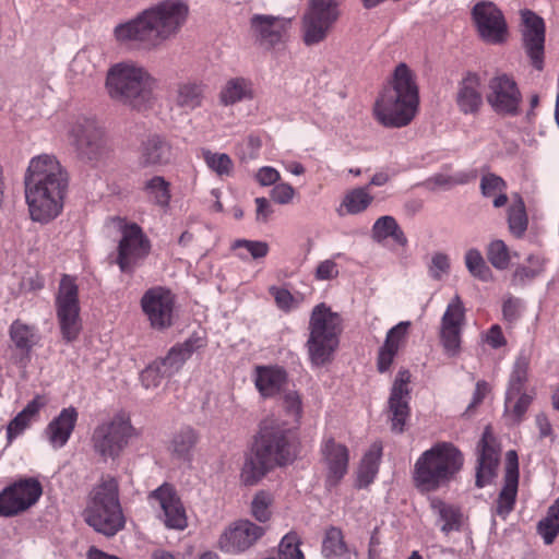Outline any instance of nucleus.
I'll use <instances>...</instances> for the list:
<instances>
[{"label":"nucleus","mask_w":559,"mask_h":559,"mask_svg":"<svg viewBox=\"0 0 559 559\" xmlns=\"http://www.w3.org/2000/svg\"><path fill=\"white\" fill-rule=\"evenodd\" d=\"M24 183L26 203L34 222L46 224L60 215L69 180L55 156L43 154L33 157Z\"/></svg>","instance_id":"f257e3e1"},{"label":"nucleus","mask_w":559,"mask_h":559,"mask_svg":"<svg viewBox=\"0 0 559 559\" xmlns=\"http://www.w3.org/2000/svg\"><path fill=\"white\" fill-rule=\"evenodd\" d=\"M188 13L189 8L182 1L165 0L116 26L115 37L120 43H134L141 48L154 49L179 33Z\"/></svg>","instance_id":"f03ea898"},{"label":"nucleus","mask_w":559,"mask_h":559,"mask_svg":"<svg viewBox=\"0 0 559 559\" xmlns=\"http://www.w3.org/2000/svg\"><path fill=\"white\" fill-rule=\"evenodd\" d=\"M297 433L285 423L267 418L261 423L254 443V454L241 469L245 485H255L274 466L292 463L297 455Z\"/></svg>","instance_id":"7ed1b4c3"},{"label":"nucleus","mask_w":559,"mask_h":559,"mask_svg":"<svg viewBox=\"0 0 559 559\" xmlns=\"http://www.w3.org/2000/svg\"><path fill=\"white\" fill-rule=\"evenodd\" d=\"M419 105L418 86L412 70L400 63L392 85L385 87L374 104V116L384 127L402 128L412 122Z\"/></svg>","instance_id":"20e7f679"},{"label":"nucleus","mask_w":559,"mask_h":559,"mask_svg":"<svg viewBox=\"0 0 559 559\" xmlns=\"http://www.w3.org/2000/svg\"><path fill=\"white\" fill-rule=\"evenodd\" d=\"M464 454L452 442L439 441L416 460L412 473L414 486L420 492H433L447 486L461 472Z\"/></svg>","instance_id":"39448f33"},{"label":"nucleus","mask_w":559,"mask_h":559,"mask_svg":"<svg viewBox=\"0 0 559 559\" xmlns=\"http://www.w3.org/2000/svg\"><path fill=\"white\" fill-rule=\"evenodd\" d=\"M83 515L91 527L106 536H114L123 530L126 519L119 501V484L115 477L102 476L90 492Z\"/></svg>","instance_id":"423d86ee"},{"label":"nucleus","mask_w":559,"mask_h":559,"mask_svg":"<svg viewBox=\"0 0 559 559\" xmlns=\"http://www.w3.org/2000/svg\"><path fill=\"white\" fill-rule=\"evenodd\" d=\"M309 337L306 346L310 362L322 367L331 362L340 345L343 332L342 317L332 311L331 307L321 302L311 311L309 319Z\"/></svg>","instance_id":"0eeeda50"},{"label":"nucleus","mask_w":559,"mask_h":559,"mask_svg":"<svg viewBox=\"0 0 559 559\" xmlns=\"http://www.w3.org/2000/svg\"><path fill=\"white\" fill-rule=\"evenodd\" d=\"M154 84L152 75L134 62L112 66L106 79L110 97L132 107H138L150 96Z\"/></svg>","instance_id":"6e6552de"},{"label":"nucleus","mask_w":559,"mask_h":559,"mask_svg":"<svg viewBox=\"0 0 559 559\" xmlns=\"http://www.w3.org/2000/svg\"><path fill=\"white\" fill-rule=\"evenodd\" d=\"M56 314L62 338L67 343L78 340L82 331L79 287L74 277L64 274L56 294Z\"/></svg>","instance_id":"1a4fd4ad"},{"label":"nucleus","mask_w":559,"mask_h":559,"mask_svg":"<svg viewBox=\"0 0 559 559\" xmlns=\"http://www.w3.org/2000/svg\"><path fill=\"white\" fill-rule=\"evenodd\" d=\"M134 436H136V430L131 425L130 417L126 413H118L109 421L95 428L92 443L95 452L102 457L115 459Z\"/></svg>","instance_id":"9d476101"},{"label":"nucleus","mask_w":559,"mask_h":559,"mask_svg":"<svg viewBox=\"0 0 559 559\" xmlns=\"http://www.w3.org/2000/svg\"><path fill=\"white\" fill-rule=\"evenodd\" d=\"M41 495L43 486L34 477L14 481L0 492V518H12L26 511Z\"/></svg>","instance_id":"9b49d317"},{"label":"nucleus","mask_w":559,"mask_h":559,"mask_svg":"<svg viewBox=\"0 0 559 559\" xmlns=\"http://www.w3.org/2000/svg\"><path fill=\"white\" fill-rule=\"evenodd\" d=\"M151 251V241L136 223L124 224L118 245L117 264L121 272L132 273Z\"/></svg>","instance_id":"f8f14e48"},{"label":"nucleus","mask_w":559,"mask_h":559,"mask_svg":"<svg viewBox=\"0 0 559 559\" xmlns=\"http://www.w3.org/2000/svg\"><path fill=\"white\" fill-rule=\"evenodd\" d=\"M486 99L498 115L513 117L520 114L522 93L510 74L498 73L490 79Z\"/></svg>","instance_id":"ddd939ff"},{"label":"nucleus","mask_w":559,"mask_h":559,"mask_svg":"<svg viewBox=\"0 0 559 559\" xmlns=\"http://www.w3.org/2000/svg\"><path fill=\"white\" fill-rule=\"evenodd\" d=\"M175 304V295L163 286L148 288L140 301L150 325L158 331L169 329L174 324Z\"/></svg>","instance_id":"4468645a"},{"label":"nucleus","mask_w":559,"mask_h":559,"mask_svg":"<svg viewBox=\"0 0 559 559\" xmlns=\"http://www.w3.org/2000/svg\"><path fill=\"white\" fill-rule=\"evenodd\" d=\"M69 143L82 158H96L104 147V132L95 119L81 117L73 121L68 132Z\"/></svg>","instance_id":"2eb2a0df"},{"label":"nucleus","mask_w":559,"mask_h":559,"mask_svg":"<svg viewBox=\"0 0 559 559\" xmlns=\"http://www.w3.org/2000/svg\"><path fill=\"white\" fill-rule=\"evenodd\" d=\"M466 320V310L461 297L456 294L448 304L440 323V343L444 353L456 356L461 350L462 330Z\"/></svg>","instance_id":"dca6fc26"},{"label":"nucleus","mask_w":559,"mask_h":559,"mask_svg":"<svg viewBox=\"0 0 559 559\" xmlns=\"http://www.w3.org/2000/svg\"><path fill=\"white\" fill-rule=\"evenodd\" d=\"M522 45L534 69L542 71L545 59L546 27L544 20L531 10L521 12Z\"/></svg>","instance_id":"f3484780"},{"label":"nucleus","mask_w":559,"mask_h":559,"mask_svg":"<svg viewBox=\"0 0 559 559\" xmlns=\"http://www.w3.org/2000/svg\"><path fill=\"white\" fill-rule=\"evenodd\" d=\"M264 534L262 526L249 520L236 521L221 534L217 547L225 554L238 555L251 548Z\"/></svg>","instance_id":"a211bd4d"},{"label":"nucleus","mask_w":559,"mask_h":559,"mask_svg":"<svg viewBox=\"0 0 559 559\" xmlns=\"http://www.w3.org/2000/svg\"><path fill=\"white\" fill-rule=\"evenodd\" d=\"M147 499L150 502L156 503L162 510L166 527L183 531L188 526L186 509L174 485L169 483L162 484L148 493Z\"/></svg>","instance_id":"6ab92c4d"},{"label":"nucleus","mask_w":559,"mask_h":559,"mask_svg":"<svg viewBox=\"0 0 559 559\" xmlns=\"http://www.w3.org/2000/svg\"><path fill=\"white\" fill-rule=\"evenodd\" d=\"M411 372L400 369L393 382L389 397V419L393 432L402 433L411 416L409 399Z\"/></svg>","instance_id":"aec40b11"},{"label":"nucleus","mask_w":559,"mask_h":559,"mask_svg":"<svg viewBox=\"0 0 559 559\" xmlns=\"http://www.w3.org/2000/svg\"><path fill=\"white\" fill-rule=\"evenodd\" d=\"M321 461L326 471L325 486L336 487L348 472L349 450L334 438H324L320 447Z\"/></svg>","instance_id":"412c9836"},{"label":"nucleus","mask_w":559,"mask_h":559,"mask_svg":"<svg viewBox=\"0 0 559 559\" xmlns=\"http://www.w3.org/2000/svg\"><path fill=\"white\" fill-rule=\"evenodd\" d=\"M472 14L478 33L485 41L500 44L506 40L507 23L502 12L492 2L477 3Z\"/></svg>","instance_id":"4be33fe9"},{"label":"nucleus","mask_w":559,"mask_h":559,"mask_svg":"<svg viewBox=\"0 0 559 559\" xmlns=\"http://www.w3.org/2000/svg\"><path fill=\"white\" fill-rule=\"evenodd\" d=\"M477 449L478 459L475 484L478 488H484L495 478L500 459V445L489 426L485 428Z\"/></svg>","instance_id":"5701e85b"},{"label":"nucleus","mask_w":559,"mask_h":559,"mask_svg":"<svg viewBox=\"0 0 559 559\" xmlns=\"http://www.w3.org/2000/svg\"><path fill=\"white\" fill-rule=\"evenodd\" d=\"M519 487V456L516 451L506 453L504 484L496 500L493 514L506 520L514 510Z\"/></svg>","instance_id":"b1692460"},{"label":"nucleus","mask_w":559,"mask_h":559,"mask_svg":"<svg viewBox=\"0 0 559 559\" xmlns=\"http://www.w3.org/2000/svg\"><path fill=\"white\" fill-rule=\"evenodd\" d=\"M288 381L287 370L280 365H259L254 367V386L263 399H273L284 393Z\"/></svg>","instance_id":"393cba45"},{"label":"nucleus","mask_w":559,"mask_h":559,"mask_svg":"<svg viewBox=\"0 0 559 559\" xmlns=\"http://www.w3.org/2000/svg\"><path fill=\"white\" fill-rule=\"evenodd\" d=\"M455 102L464 115H477L484 104L483 80L475 72H467L459 82Z\"/></svg>","instance_id":"a878e982"},{"label":"nucleus","mask_w":559,"mask_h":559,"mask_svg":"<svg viewBox=\"0 0 559 559\" xmlns=\"http://www.w3.org/2000/svg\"><path fill=\"white\" fill-rule=\"evenodd\" d=\"M206 346L204 337L192 334L185 342L173 346L164 358L156 359L162 367L164 374L168 378L178 373L185 362L200 348Z\"/></svg>","instance_id":"bb28decb"},{"label":"nucleus","mask_w":559,"mask_h":559,"mask_svg":"<svg viewBox=\"0 0 559 559\" xmlns=\"http://www.w3.org/2000/svg\"><path fill=\"white\" fill-rule=\"evenodd\" d=\"M79 418L75 407L62 408L58 416L53 417L44 430V435L53 449L63 448L70 440Z\"/></svg>","instance_id":"cd10ccee"},{"label":"nucleus","mask_w":559,"mask_h":559,"mask_svg":"<svg viewBox=\"0 0 559 559\" xmlns=\"http://www.w3.org/2000/svg\"><path fill=\"white\" fill-rule=\"evenodd\" d=\"M173 158V147L163 136L154 134L143 140L138 150V163L142 168L168 165Z\"/></svg>","instance_id":"c85d7f7f"},{"label":"nucleus","mask_w":559,"mask_h":559,"mask_svg":"<svg viewBox=\"0 0 559 559\" xmlns=\"http://www.w3.org/2000/svg\"><path fill=\"white\" fill-rule=\"evenodd\" d=\"M251 26L262 44L274 46L284 40L289 21L273 15L255 14L251 17Z\"/></svg>","instance_id":"c756f323"},{"label":"nucleus","mask_w":559,"mask_h":559,"mask_svg":"<svg viewBox=\"0 0 559 559\" xmlns=\"http://www.w3.org/2000/svg\"><path fill=\"white\" fill-rule=\"evenodd\" d=\"M9 336L14 349L22 359L29 360L31 352L40 342V334L36 325L15 319L9 326Z\"/></svg>","instance_id":"7c9ffc66"},{"label":"nucleus","mask_w":559,"mask_h":559,"mask_svg":"<svg viewBox=\"0 0 559 559\" xmlns=\"http://www.w3.org/2000/svg\"><path fill=\"white\" fill-rule=\"evenodd\" d=\"M48 404V399L43 394H36L32 401L9 423L7 438L11 442L22 435L33 421L37 420L40 411Z\"/></svg>","instance_id":"2f4dec72"},{"label":"nucleus","mask_w":559,"mask_h":559,"mask_svg":"<svg viewBox=\"0 0 559 559\" xmlns=\"http://www.w3.org/2000/svg\"><path fill=\"white\" fill-rule=\"evenodd\" d=\"M199 440V432L190 426H185L173 435L168 450L177 460L191 463Z\"/></svg>","instance_id":"473e14b6"},{"label":"nucleus","mask_w":559,"mask_h":559,"mask_svg":"<svg viewBox=\"0 0 559 559\" xmlns=\"http://www.w3.org/2000/svg\"><path fill=\"white\" fill-rule=\"evenodd\" d=\"M218 98L224 106H233L240 102L251 100L254 98L253 83L247 78H231L221 88Z\"/></svg>","instance_id":"72a5a7b5"},{"label":"nucleus","mask_w":559,"mask_h":559,"mask_svg":"<svg viewBox=\"0 0 559 559\" xmlns=\"http://www.w3.org/2000/svg\"><path fill=\"white\" fill-rule=\"evenodd\" d=\"M371 237L378 243H382L384 240L391 238L394 243L403 248L406 247L408 242L407 237L396 219L390 215L381 216L373 223Z\"/></svg>","instance_id":"f704fd0d"},{"label":"nucleus","mask_w":559,"mask_h":559,"mask_svg":"<svg viewBox=\"0 0 559 559\" xmlns=\"http://www.w3.org/2000/svg\"><path fill=\"white\" fill-rule=\"evenodd\" d=\"M142 191L147 201L163 210L169 207L171 201V183L165 177L155 175L144 181Z\"/></svg>","instance_id":"c9c22d12"},{"label":"nucleus","mask_w":559,"mask_h":559,"mask_svg":"<svg viewBox=\"0 0 559 559\" xmlns=\"http://www.w3.org/2000/svg\"><path fill=\"white\" fill-rule=\"evenodd\" d=\"M381 456L382 443L379 441L373 442L362 456L358 468L357 484L359 488H366L374 480Z\"/></svg>","instance_id":"e433bc0d"},{"label":"nucleus","mask_w":559,"mask_h":559,"mask_svg":"<svg viewBox=\"0 0 559 559\" xmlns=\"http://www.w3.org/2000/svg\"><path fill=\"white\" fill-rule=\"evenodd\" d=\"M432 511L438 514L442 522L441 532L448 535L453 531H460L462 526V512L459 507L447 503L439 498H433L430 502Z\"/></svg>","instance_id":"4c0bfd02"},{"label":"nucleus","mask_w":559,"mask_h":559,"mask_svg":"<svg viewBox=\"0 0 559 559\" xmlns=\"http://www.w3.org/2000/svg\"><path fill=\"white\" fill-rule=\"evenodd\" d=\"M321 552L325 559H352V551L344 540L343 532L335 526L326 530Z\"/></svg>","instance_id":"58836bf2"},{"label":"nucleus","mask_w":559,"mask_h":559,"mask_svg":"<svg viewBox=\"0 0 559 559\" xmlns=\"http://www.w3.org/2000/svg\"><path fill=\"white\" fill-rule=\"evenodd\" d=\"M204 92L205 85L201 82H181L177 86L175 102L185 110H193L202 105Z\"/></svg>","instance_id":"ea45409f"},{"label":"nucleus","mask_w":559,"mask_h":559,"mask_svg":"<svg viewBox=\"0 0 559 559\" xmlns=\"http://www.w3.org/2000/svg\"><path fill=\"white\" fill-rule=\"evenodd\" d=\"M335 24L328 23L324 19H318L304 13L301 21L302 39L307 46H312L325 40Z\"/></svg>","instance_id":"a19ab883"},{"label":"nucleus","mask_w":559,"mask_h":559,"mask_svg":"<svg viewBox=\"0 0 559 559\" xmlns=\"http://www.w3.org/2000/svg\"><path fill=\"white\" fill-rule=\"evenodd\" d=\"M373 201L367 187L354 188L347 191L341 203V209H345L346 214L357 215L365 212Z\"/></svg>","instance_id":"79ce46f5"},{"label":"nucleus","mask_w":559,"mask_h":559,"mask_svg":"<svg viewBox=\"0 0 559 559\" xmlns=\"http://www.w3.org/2000/svg\"><path fill=\"white\" fill-rule=\"evenodd\" d=\"M508 225L510 233L515 238H522L527 229L528 218L524 201L518 197L516 201L509 207Z\"/></svg>","instance_id":"37998d69"},{"label":"nucleus","mask_w":559,"mask_h":559,"mask_svg":"<svg viewBox=\"0 0 559 559\" xmlns=\"http://www.w3.org/2000/svg\"><path fill=\"white\" fill-rule=\"evenodd\" d=\"M537 530L546 545L554 543L559 534V498L549 507L547 515L539 521Z\"/></svg>","instance_id":"c03bdc74"},{"label":"nucleus","mask_w":559,"mask_h":559,"mask_svg":"<svg viewBox=\"0 0 559 559\" xmlns=\"http://www.w3.org/2000/svg\"><path fill=\"white\" fill-rule=\"evenodd\" d=\"M528 359L524 356H521L514 362V367L510 377V385L507 392V406L510 407V402L512 401L514 395H519L524 384L527 380L528 372Z\"/></svg>","instance_id":"a18cd8bd"},{"label":"nucleus","mask_w":559,"mask_h":559,"mask_svg":"<svg viewBox=\"0 0 559 559\" xmlns=\"http://www.w3.org/2000/svg\"><path fill=\"white\" fill-rule=\"evenodd\" d=\"M307 14L335 24L341 15L336 0H309Z\"/></svg>","instance_id":"49530a36"},{"label":"nucleus","mask_w":559,"mask_h":559,"mask_svg":"<svg viewBox=\"0 0 559 559\" xmlns=\"http://www.w3.org/2000/svg\"><path fill=\"white\" fill-rule=\"evenodd\" d=\"M477 171H459L454 175L436 174L427 180V185L431 188L451 189L455 186L466 185L476 179Z\"/></svg>","instance_id":"de8ad7c7"},{"label":"nucleus","mask_w":559,"mask_h":559,"mask_svg":"<svg viewBox=\"0 0 559 559\" xmlns=\"http://www.w3.org/2000/svg\"><path fill=\"white\" fill-rule=\"evenodd\" d=\"M203 159L206 166L218 177H230L234 173V162L229 155L225 153H216L207 150L203 152Z\"/></svg>","instance_id":"09e8293b"},{"label":"nucleus","mask_w":559,"mask_h":559,"mask_svg":"<svg viewBox=\"0 0 559 559\" xmlns=\"http://www.w3.org/2000/svg\"><path fill=\"white\" fill-rule=\"evenodd\" d=\"M465 264L474 277L483 282H488L492 278L491 270L486 264L481 253L477 249H469L466 252Z\"/></svg>","instance_id":"8fccbe9b"},{"label":"nucleus","mask_w":559,"mask_h":559,"mask_svg":"<svg viewBox=\"0 0 559 559\" xmlns=\"http://www.w3.org/2000/svg\"><path fill=\"white\" fill-rule=\"evenodd\" d=\"M526 261L528 265H520L514 271V280L520 283L534 280L544 272L545 259L543 257L531 254Z\"/></svg>","instance_id":"3c124183"},{"label":"nucleus","mask_w":559,"mask_h":559,"mask_svg":"<svg viewBox=\"0 0 559 559\" xmlns=\"http://www.w3.org/2000/svg\"><path fill=\"white\" fill-rule=\"evenodd\" d=\"M273 504V496L264 490L258 491L251 502V514L252 516L261 522H267L271 519Z\"/></svg>","instance_id":"603ef678"},{"label":"nucleus","mask_w":559,"mask_h":559,"mask_svg":"<svg viewBox=\"0 0 559 559\" xmlns=\"http://www.w3.org/2000/svg\"><path fill=\"white\" fill-rule=\"evenodd\" d=\"M487 258L491 265L498 270H506L510 264V251L503 240L491 241L487 248Z\"/></svg>","instance_id":"864d4df0"},{"label":"nucleus","mask_w":559,"mask_h":559,"mask_svg":"<svg viewBox=\"0 0 559 559\" xmlns=\"http://www.w3.org/2000/svg\"><path fill=\"white\" fill-rule=\"evenodd\" d=\"M300 544L301 542L297 533H287L278 545L277 559H305L300 550Z\"/></svg>","instance_id":"5fc2aeb1"},{"label":"nucleus","mask_w":559,"mask_h":559,"mask_svg":"<svg viewBox=\"0 0 559 559\" xmlns=\"http://www.w3.org/2000/svg\"><path fill=\"white\" fill-rule=\"evenodd\" d=\"M411 323L408 321H402L391 328L385 336L384 345L390 349L399 353V350L405 345L408 335V329Z\"/></svg>","instance_id":"6e6d98bb"},{"label":"nucleus","mask_w":559,"mask_h":559,"mask_svg":"<svg viewBox=\"0 0 559 559\" xmlns=\"http://www.w3.org/2000/svg\"><path fill=\"white\" fill-rule=\"evenodd\" d=\"M269 293L274 298L277 308L284 312H290L293 309L297 308L302 300L294 296L288 289L278 286H271Z\"/></svg>","instance_id":"4d7b16f0"},{"label":"nucleus","mask_w":559,"mask_h":559,"mask_svg":"<svg viewBox=\"0 0 559 559\" xmlns=\"http://www.w3.org/2000/svg\"><path fill=\"white\" fill-rule=\"evenodd\" d=\"M283 394V408L290 416L296 425H299L304 409L302 399L298 391H287Z\"/></svg>","instance_id":"13d9d810"},{"label":"nucleus","mask_w":559,"mask_h":559,"mask_svg":"<svg viewBox=\"0 0 559 559\" xmlns=\"http://www.w3.org/2000/svg\"><path fill=\"white\" fill-rule=\"evenodd\" d=\"M507 189L506 180L496 174L489 173L481 177L480 191L486 198L495 197L499 192L507 191Z\"/></svg>","instance_id":"bf43d9fd"},{"label":"nucleus","mask_w":559,"mask_h":559,"mask_svg":"<svg viewBox=\"0 0 559 559\" xmlns=\"http://www.w3.org/2000/svg\"><path fill=\"white\" fill-rule=\"evenodd\" d=\"M164 378H168L164 374L162 367L155 360L148 365L140 374L142 384L146 389L157 388Z\"/></svg>","instance_id":"052dcab7"},{"label":"nucleus","mask_w":559,"mask_h":559,"mask_svg":"<svg viewBox=\"0 0 559 559\" xmlns=\"http://www.w3.org/2000/svg\"><path fill=\"white\" fill-rule=\"evenodd\" d=\"M296 195L295 188L288 182H280L274 185L270 197L277 204L285 205L293 202Z\"/></svg>","instance_id":"680f3d73"},{"label":"nucleus","mask_w":559,"mask_h":559,"mask_svg":"<svg viewBox=\"0 0 559 559\" xmlns=\"http://www.w3.org/2000/svg\"><path fill=\"white\" fill-rule=\"evenodd\" d=\"M531 401L532 400L530 395L521 392L519 395L513 396L512 401L510 402V407L506 405V408L514 417V420L520 423L527 412Z\"/></svg>","instance_id":"e2e57ef3"},{"label":"nucleus","mask_w":559,"mask_h":559,"mask_svg":"<svg viewBox=\"0 0 559 559\" xmlns=\"http://www.w3.org/2000/svg\"><path fill=\"white\" fill-rule=\"evenodd\" d=\"M233 248H246L253 259L263 258L269 252V246L264 241L238 239L234 242Z\"/></svg>","instance_id":"0e129e2a"},{"label":"nucleus","mask_w":559,"mask_h":559,"mask_svg":"<svg viewBox=\"0 0 559 559\" xmlns=\"http://www.w3.org/2000/svg\"><path fill=\"white\" fill-rule=\"evenodd\" d=\"M254 178L260 186L269 187L280 181L281 174L274 167L263 166L257 170Z\"/></svg>","instance_id":"69168bd1"},{"label":"nucleus","mask_w":559,"mask_h":559,"mask_svg":"<svg viewBox=\"0 0 559 559\" xmlns=\"http://www.w3.org/2000/svg\"><path fill=\"white\" fill-rule=\"evenodd\" d=\"M396 355V352L390 349V347L383 344L378 350L377 370L380 373L389 371Z\"/></svg>","instance_id":"338daca9"},{"label":"nucleus","mask_w":559,"mask_h":559,"mask_svg":"<svg viewBox=\"0 0 559 559\" xmlns=\"http://www.w3.org/2000/svg\"><path fill=\"white\" fill-rule=\"evenodd\" d=\"M485 342L493 349H498L507 345V338L499 324H493L488 329L485 334Z\"/></svg>","instance_id":"774afa93"}]
</instances>
